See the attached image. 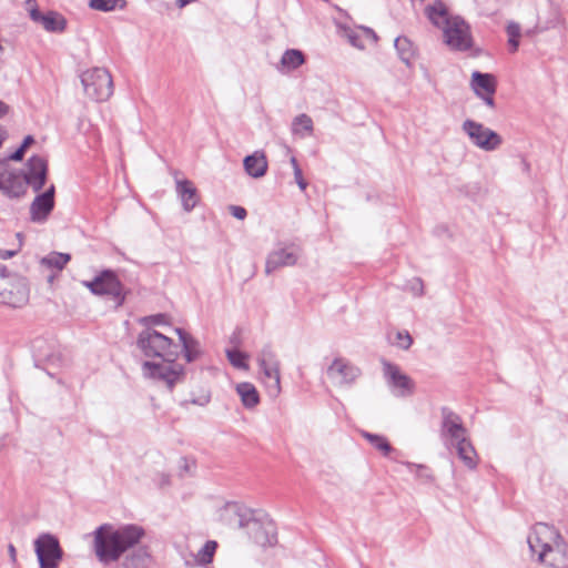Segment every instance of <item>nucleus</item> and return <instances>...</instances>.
Wrapping results in <instances>:
<instances>
[{
  "mask_svg": "<svg viewBox=\"0 0 568 568\" xmlns=\"http://www.w3.org/2000/svg\"><path fill=\"white\" fill-rule=\"evenodd\" d=\"M226 357L233 367L237 369L248 371V358L250 355L237 349V348H229L225 351Z\"/></svg>",
  "mask_w": 568,
  "mask_h": 568,
  "instance_id": "nucleus-34",
  "label": "nucleus"
},
{
  "mask_svg": "<svg viewBox=\"0 0 568 568\" xmlns=\"http://www.w3.org/2000/svg\"><path fill=\"white\" fill-rule=\"evenodd\" d=\"M326 376L336 388H351L362 376L361 368L351 359L335 356L326 366Z\"/></svg>",
  "mask_w": 568,
  "mask_h": 568,
  "instance_id": "nucleus-10",
  "label": "nucleus"
},
{
  "mask_svg": "<svg viewBox=\"0 0 568 568\" xmlns=\"http://www.w3.org/2000/svg\"><path fill=\"white\" fill-rule=\"evenodd\" d=\"M145 529L138 524L100 525L93 532V551L102 564L116 562L125 552L140 545Z\"/></svg>",
  "mask_w": 568,
  "mask_h": 568,
  "instance_id": "nucleus-1",
  "label": "nucleus"
},
{
  "mask_svg": "<svg viewBox=\"0 0 568 568\" xmlns=\"http://www.w3.org/2000/svg\"><path fill=\"white\" fill-rule=\"evenodd\" d=\"M54 278H55V274H51V275L49 276L48 281H49L50 283H52V282L54 281Z\"/></svg>",
  "mask_w": 568,
  "mask_h": 568,
  "instance_id": "nucleus-53",
  "label": "nucleus"
},
{
  "mask_svg": "<svg viewBox=\"0 0 568 568\" xmlns=\"http://www.w3.org/2000/svg\"><path fill=\"white\" fill-rule=\"evenodd\" d=\"M471 88L486 105L494 108V93L496 91V80L493 74L480 73L478 71L471 74Z\"/></svg>",
  "mask_w": 568,
  "mask_h": 568,
  "instance_id": "nucleus-20",
  "label": "nucleus"
},
{
  "mask_svg": "<svg viewBox=\"0 0 568 568\" xmlns=\"http://www.w3.org/2000/svg\"><path fill=\"white\" fill-rule=\"evenodd\" d=\"M439 434L444 446L447 449L454 448L467 468L475 469L477 467V453L470 442L469 433L458 414L447 408L442 410Z\"/></svg>",
  "mask_w": 568,
  "mask_h": 568,
  "instance_id": "nucleus-3",
  "label": "nucleus"
},
{
  "mask_svg": "<svg viewBox=\"0 0 568 568\" xmlns=\"http://www.w3.org/2000/svg\"><path fill=\"white\" fill-rule=\"evenodd\" d=\"M89 7L97 11L111 12L123 10L126 7L125 0H90Z\"/></svg>",
  "mask_w": 568,
  "mask_h": 568,
  "instance_id": "nucleus-35",
  "label": "nucleus"
},
{
  "mask_svg": "<svg viewBox=\"0 0 568 568\" xmlns=\"http://www.w3.org/2000/svg\"><path fill=\"white\" fill-rule=\"evenodd\" d=\"M425 12L429 21L443 30L444 42L452 50L465 51L471 48L473 38L468 23L458 16H449L443 2L427 6Z\"/></svg>",
  "mask_w": 568,
  "mask_h": 568,
  "instance_id": "nucleus-4",
  "label": "nucleus"
},
{
  "mask_svg": "<svg viewBox=\"0 0 568 568\" xmlns=\"http://www.w3.org/2000/svg\"><path fill=\"white\" fill-rule=\"evenodd\" d=\"M7 130L0 125V146L2 145L3 141L7 139Z\"/></svg>",
  "mask_w": 568,
  "mask_h": 568,
  "instance_id": "nucleus-50",
  "label": "nucleus"
},
{
  "mask_svg": "<svg viewBox=\"0 0 568 568\" xmlns=\"http://www.w3.org/2000/svg\"><path fill=\"white\" fill-rule=\"evenodd\" d=\"M32 143H33V138L31 135H28V136L24 138V140H23V142L21 144V148L26 150Z\"/></svg>",
  "mask_w": 568,
  "mask_h": 568,
  "instance_id": "nucleus-49",
  "label": "nucleus"
},
{
  "mask_svg": "<svg viewBox=\"0 0 568 568\" xmlns=\"http://www.w3.org/2000/svg\"><path fill=\"white\" fill-rule=\"evenodd\" d=\"M81 83L88 98L94 101H105L113 93V81L104 68H91L82 72Z\"/></svg>",
  "mask_w": 568,
  "mask_h": 568,
  "instance_id": "nucleus-9",
  "label": "nucleus"
},
{
  "mask_svg": "<svg viewBox=\"0 0 568 568\" xmlns=\"http://www.w3.org/2000/svg\"><path fill=\"white\" fill-rule=\"evenodd\" d=\"M506 32L508 37V45L511 52H516L519 47V39L521 37V28L517 22L510 21L507 23Z\"/></svg>",
  "mask_w": 568,
  "mask_h": 568,
  "instance_id": "nucleus-39",
  "label": "nucleus"
},
{
  "mask_svg": "<svg viewBox=\"0 0 568 568\" xmlns=\"http://www.w3.org/2000/svg\"><path fill=\"white\" fill-rule=\"evenodd\" d=\"M24 152L26 150L22 149L21 146L14 152L12 153L10 156H9V160H12V161H21L23 155H24Z\"/></svg>",
  "mask_w": 568,
  "mask_h": 568,
  "instance_id": "nucleus-46",
  "label": "nucleus"
},
{
  "mask_svg": "<svg viewBox=\"0 0 568 568\" xmlns=\"http://www.w3.org/2000/svg\"><path fill=\"white\" fill-rule=\"evenodd\" d=\"M175 192L185 212H191L200 201L194 183L187 179L175 178Z\"/></svg>",
  "mask_w": 568,
  "mask_h": 568,
  "instance_id": "nucleus-22",
  "label": "nucleus"
},
{
  "mask_svg": "<svg viewBox=\"0 0 568 568\" xmlns=\"http://www.w3.org/2000/svg\"><path fill=\"white\" fill-rule=\"evenodd\" d=\"M462 130L473 145L485 152L496 151L503 144V138L496 131L474 120H465Z\"/></svg>",
  "mask_w": 568,
  "mask_h": 568,
  "instance_id": "nucleus-11",
  "label": "nucleus"
},
{
  "mask_svg": "<svg viewBox=\"0 0 568 568\" xmlns=\"http://www.w3.org/2000/svg\"><path fill=\"white\" fill-rule=\"evenodd\" d=\"M230 213L237 220H244L247 214L244 207L237 205H231Z\"/></svg>",
  "mask_w": 568,
  "mask_h": 568,
  "instance_id": "nucleus-44",
  "label": "nucleus"
},
{
  "mask_svg": "<svg viewBox=\"0 0 568 568\" xmlns=\"http://www.w3.org/2000/svg\"><path fill=\"white\" fill-rule=\"evenodd\" d=\"M255 544L261 547L273 546L277 541L275 523L265 515L250 518V524L245 527Z\"/></svg>",
  "mask_w": 568,
  "mask_h": 568,
  "instance_id": "nucleus-18",
  "label": "nucleus"
},
{
  "mask_svg": "<svg viewBox=\"0 0 568 568\" xmlns=\"http://www.w3.org/2000/svg\"><path fill=\"white\" fill-rule=\"evenodd\" d=\"M385 383L395 397H409L415 392V383L398 365L386 359L382 361Z\"/></svg>",
  "mask_w": 568,
  "mask_h": 568,
  "instance_id": "nucleus-12",
  "label": "nucleus"
},
{
  "mask_svg": "<svg viewBox=\"0 0 568 568\" xmlns=\"http://www.w3.org/2000/svg\"><path fill=\"white\" fill-rule=\"evenodd\" d=\"M9 112V105L6 104L3 101H0V119L6 116Z\"/></svg>",
  "mask_w": 568,
  "mask_h": 568,
  "instance_id": "nucleus-47",
  "label": "nucleus"
},
{
  "mask_svg": "<svg viewBox=\"0 0 568 568\" xmlns=\"http://www.w3.org/2000/svg\"><path fill=\"white\" fill-rule=\"evenodd\" d=\"M81 283L94 295H110L119 305L124 301V287L118 275L111 270L102 271L93 280Z\"/></svg>",
  "mask_w": 568,
  "mask_h": 568,
  "instance_id": "nucleus-13",
  "label": "nucleus"
},
{
  "mask_svg": "<svg viewBox=\"0 0 568 568\" xmlns=\"http://www.w3.org/2000/svg\"><path fill=\"white\" fill-rule=\"evenodd\" d=\"M313 132V121L306 114L297 115L292 122V133L300 138L311 135Z\"/></svg>",
  "mask_w": 568,
  "mask_h": 568,
  "instance_id": "nucleus-33",
  "label": "nucleus"
},
{
  "mask_svg": "<svg viewBox=\"0 0 568 568\" xmlns=\"http://www.w3.org/2000/svg\"><path fill=\"white\" fill-rule=\"evenodd\" d=\"M536 560L548 568H568V546L561 534L547 524H536L527 538Z\"/></svg>",
  "mask_w": 568,
  "mask_h": 568,
  "instance_id": "nucleus-2",
  "label": "nucleus"
},
{
  "mask_svg": "<svg viewBox=\"0 0 568 568\" xmlns=\"http://www.w3.org/2000/svg\"><path fill=\"white\" fill-rule=\"evenodd\" d=\"M339 34L345 38L354 48L364 50L366 48V41L375 43L377 36L369 28L361 27L353 29L349 27H341Z\"/></svg>",
  "mask_w": 568,
  "mask_h": 568,
  "instance_id": "nucleus-23",
  "label": "nucleus"
},
{
  "mask_svg": "<svg viewBox=\"0 0 568 568\" xmlns=\"http://www.w3.org/2000/svg\"><path fill=\"white\" fill-rule=\"evenodd\" d=\"M136 345L146 357H179V345L165 334L153 327L142 329L138 336Z\"/></svg>",
  "mask_w": 568,
  "mask_h": 568,
  "instance_id": "nucleus-7",
  "label": "nucleus"
},
{
  "mask_svg": "<svg viewBox=\"0 0 568 568\" xmlns=\"http://www.w3.org/2000/svg\"><path fill=\"white\" fill-rule=\"evenodd\" d=\"M176 359L178 357H166L161 362L144 361L141 364V374L144 379L172 390L185 377V368Z\"/></svg>",
  "mask_w": 568,
  "mask_h": 568,
  "instance_id": "nucleus-5",
  "label": "nucleus"
},
{
  "mask_svg": "<svg viewBox=\"0 0 568 568\" xmlns=\"http://www.w3.org/2000/svg\"><path fill=\"white\" fill-rule=\"evenodd\" d=\"M409 473H412L417 479L425 484H432L435 480V476L432 469L424 464H416L410 462L402 463Z\"/></svg>",
  "mask_w": 568,
  "mask_h": 568,
  "instance_id": "nucleus-32",
  "label": "nucleus"
},
{
  "mask_svg": "<svg viewBox=\"0 0 568 568\" xmlns=\"http://www.w3.org/2000/svg\"><path fill=\"white\" fill-rule=\"evenodd\" d=\"M235 392L246 409L252 410L260 404V393L254 384L250 382L239 383L235 386Z\"/></svg>",
  "mask_w": 568,
  "mask_h": 568,
  "instance_id": "nucleus-28",
  "label": "nucleus"
},
{
  "mask_svg": "<svg viewBox=\"0 0 568 568\" xmlns=\"http://www.w3.org/2000/svg\"><path fill=\"white\" fill-rule=\"evenodd\" d=\"M9 555H10L11 560L16 561L17 552H16V548L13 545H9Z\"/></svg>",
  "mask_w": 568,
  "mask_h": 568,
  "instance_id": "nucleus-51",
  "label": "nucleus"
},
{
  "mask_svg": "<svg viewBox=\"0 0 568 568\" xmlns=\"http://www.w3.org/2000/svg\"><path fill=\"white\" fill-rule=\"evenodd\" d=\"M27 278L18 274H7L6 267H0V304L10 307H21L29 301Z\"/></svg>",
  "mask_w": 568,
  "mask_h": 568,
  "instance_id": "nucleus-8",
  "label": "nucleus"
},
{
  "mask_svg": "<svg viewBox=\"0 0 568 568\" xmlns=\"http://www.w3.org/2000/svg\"><path fill=\"white\" fill-rule=\"evenodd\" d=\"M26 181L21 172L0 161V193L8 199H19L26 193Z\"/></svg>",
  "mask_w": 568,
  "mask_h": 568,
  "instance_id": "nucleus-17",
  "label": "nucleus"
},
{
  "mask_svg": "<svg viewBox=\"0 0 568 568\" xmlns=\"http://www.w3.org/2000/svg\"><path fill=\"white\" fill-rule=\"evenodd\" d=\"M34 550L40 568H57L62 558L59 540L51 534L40 535L34 540Z\"/></svg>",
  "mask_w": 568,
  "mask_h": 568,
  "instance_id": "nucleus-15",
  "label": "nucleus"
},
{
  "mask_svg": "<svg viewBox=\"0 0 568 568\" xmlns=\"http://www.w3.org/2000/svg\"><path fill=\"white\" fill-rule=\"evenodd\" d=\"M305 62V58L302 51L297 49H287L282 54L280 67L277 68L280 72L286 73L296 70Z\"/></svg>",
  "mask_w": 568,
  "mask_h": 568,
  "instance_id": "nucleus-29",
  "label": "nucleus"
},
{
  "mask_svg": "<svg viewBox=\"0 0 568 568\" xmlns=\"http://www.w3.org/2000/svg\"><path fill=\"white\" fill-rule=\"evenodd\" d=\"M290 162L293 168V172L296 170V168H300L297 160L294 156L291 158Z\"/></svg>",
  "mask_w": 568,
  "mask_h": 568,
  "instance_id": "nucleus-52",
  "label": "nucleus"
},
{
  "mask_svg": "<svg viewBox=\"0 0 568 568\" xmlns=\"http://www.w3.org/2000/svg\"><path fill=\"white\" fill-rule=\"evenodd\" d=\"M47 171L48 165L43 158L39 155L30 158L26 165V172L22 175L26 186L30 185L34 191L41 190L47 179Z\"/></svg>",
  "mask_w": 568,
  "mask_h": 568,
  "instance_id": "nucleus-19",
  "label": "nucleus"
},
{
  "mask_svg": "<svg viewBox=\"0 0 568 568\" xmlns=\"http://www.w3.org/2000/svg\"><path fill=\"white\" fill-rule=\"evenodd\" d=\"M302 254L298 245L288 242L277 243L267 254L265 273L272 274L282 267H291L297 264Z\"/></svg>",
  "mask_w": 568,
  "mask_h": 568,
  "instance_id": "nucleus-14",
  "label": "nucleus"
},
{
  "mask_svg": "<svg viewBox=\"0 0 568 568\" xmlns=\"http://www.w3.org/2000/svg\"><path fill=\"white\" fill-rule=\"evenodd\" d=\"M211 402V393L207 389H201L197 393H192L190 398L181 402V407L189 408L190 405L205 407Z\"/></svg>",
  "mask_w": 568,
  "mask_h": 568,
  "instance_id": "nucleus-36",
  "label": "nucleus"
},
{
  "mask_svg": "<svg viewBox=\"0 0 568 568\" xmlns=\"http://www.w3.org/2000/svg\"><path fill=\"white\" fill-rule=\"evenodd\" d=\"M71 256L67 253L51 252L40 260V264L47 270L61 272L69 263Z\"/></svg>",
  "mask_w": 568,
  "mask_h": 568,
  "instance_id": "nucleus-30",
  "label": "nucleus"
},
{
  "mask_svg": "<svg viewBox=\"0 0 568 568\" xmlns=\"http://www.w3.org/2000/svg\"><path fill=\"white\" fill-rule=\"evenodd\" d=\"M362 436L377 450L383 453L384 455H388L393 448L387 442L386 437L377 434H372L368 432H363Z\"/></svg>",
  "mask_w": 568,
  "mask_h": 568,
  "instance_id": "nucleus-38",
  "label": "nucleus"
},
{
  "mask_svg": "<svg viewBox=\"0 0 568 568\" xmlns=\"http://www.w3.org/2000/svg\"><path fill=\"white\" fill-rule=\"evenodd\" d=\"M140 323L146 327H153L156 325H165L166 324V316L164 314H156V315H150L145 316L140 320Z\"/></svg>",
  "mask_w": 568,
  "mask_h": 568,
  "instance_id": "nucleus-41",
  "label": "nucleus"
},
{
  "mask_svg": "<svg viewBox=\"0 0 568 568\" xmlns=\"http://www.w3.org/2000/svg\"><path fill=\"white\" fill-rule=\"evenodd\" d=\"M395 47L398 50L400 54V59L405 61L406 63L409 61L410 53H409V47L410 43L406 38H396L395 39Z\"/></svg>",
  "mask_w": 568,
  "mask_h": 568,
  "instance_id": "nucleus-40",
  "label": "nucleus"
},
{
  "mask_svg": "<svg viewBox=\"0 0 568 568\" xmlns=\"http://www.w3.org/2000/svg\"><path fill=\"white\" fill-rule=\"evenodd\" d=\"M26 9L28 10L29 16L31 17V11H32L33 9H38V8H37V3H36V1H34V0H27V2H26Z\"/></svg>",
  "mask_w": 568,
  "mask_h": 568,
  "instance_id": "nucleus-48",
  "label": "nucleus"
},
{
  "mask_svg": "<svg viewBox=\"0 0 568 568\" xmlns=\"http://www.w3.org/2000/svg\"><path fill=\"white\" fill-rule=\"evenodd\" d=\"M294 176H295V181H296L298 187L301 189V191H305L307 187V183L303 178L301 168H296V170L294 171Z\"/></svg>",
  "mask_w": 568,
  "mask_h": 568,
  "instance_id": "nucleus-45",
  "label": "nucleus"
},
{
  "mask_svg": "<svg viewBox=\"0 0 568 568\" xmlns=\"http://www.w3.org/2000/svg\"><path fill=\"white\" fill-rule=\"evenodd\" d=\"M260 368V381L270 396L276 398L282 393L281 361L277 353L270 346H263L256 354Z\"/></svg>",
  "mask_w": 568,
  "mask_h": 568,
  "instance_id": "nucleus-6",
  "label": "nucleus"
},
{
  "mask_svg": "<svg viewBox=\"0 0 568 568\" xmlns=\"http://www.w3.org/2000/svg\"><path fill=\"white\" fill-rule=\"evenodd\" d=\"M31 19L50 32H61L65 28L64 18L55 12L41 13L38 9H33Z\"/></svg>",
  "mask_w": 568,
  "mask_h": 568,
  "instance_id": "nucleus-25",
  "label": "nucleus"
},
{
  "mask_svg": "<svg viewBox=\"0 0 568 568\" xmlns=\"http://www.w3.org/2000/svg\"><path fill=\"white\" fill-rule=\"evenodd\" d=\"M387 339L390 345L407 351L413 344V337L406 329H393L388 332Z\"/></svg>",
  "mask_w": 568,
  "mask_h": 568,
  "instance_id": "nucleus-31",
  "label": "nucleus"
},
{
  "mask_svg": "<svg viewBox=\"0 0 568 568\" xmlns=\"http://www.w3.org/2000/svg\"><path fill=\"white\" fill-rule=\"evenodd\" d=\"M17 237L21 241V234L18 233L17 234ZM19 246H21V243L19 244ZM19 248H16V250H2L0 248V260H9L13 256H16L19 252ZM0 267H4L3 265H0Z\"/></svg>",
  "mask_w": 568,
  "mask_h": 568,
  "instance_id": "nucleus-43",
  "label": "nucleus"
},
{
  "mask_svg": "<svg viewBox=\"0 0 568 568\" xmlns=\"http://www.w3.org/2000/svg\"><path fill=\"white\" fill-rule=\"evenodd\" d=\"M253 515L252 509L237 501H226L215 513L221 524L232 528H245Z\"/></svg>",
  "mask_w": 568,
  "mask_h": 568,
  "instance_id": "nucleus-16",
  "label": "nucleus"
},
{
  "mask_svg": "<svg viewBox=\"0 0 568 568\" xmlns=\"http://www.w3.org/2000/svg\"><path fill=\"white\" fill-rule=\"evenodd\" d=\"M217 548V542L214 540H207L203 547L195 555V562L197 565H207L212 562Z\"/></svg>",
  "mask_w": 568,
  "mask_h": 568,
  "instance_id": "nucleus-37",
  "label": "nucleus"
},
{
  "mask_svg": "<svg viewBox=\"0 0 568 568\" xmlns=\"http://www.w3.org/2000/svg\"><path fill=\"white\" fill-rule=\"evenodd\" d=\"M408 285L414 296H422L424 294V285L420 278H413Z\"/></svg>",
  "mask_w": 568,
  "mask_h": 568,
  "instance_id": "nucleus-42",
  "label": "nucleus"
},
{
  "mask_svg": "<svg viewBox=\"0 0 568 568\" xmlns=\"http://www.w3.org/2000/svg\"><path fill=\"white\" fill-rule=\"evenodd\" d=\"M174 332L179 336V348H182L184 358L187 363L196 361L201 355L200 343L193 338L190 334L184 332L182 328H174Z\"/></svg>",
  "mask_w": 568,
  "mask_h": 568,
  "instance_id": "nucleus-26",
  "label": "nucleus"
},
{
  "mask_svg": "<svg viewBox=\"0 0 568 568\" xmlns=\"http://www.w3.org/2000/svg\"><path fill=\"white\" fill-rule=\"evenodd\" d=\"M153 561L149 546L138 545L125 556L126 568H149Z\"/></svg>",
  "mask_w": 568,
  "mask_h": 568,
  "instance_id": "nucleus-27",
  "label": "nucleus"
},
{
  "mask_svg": "<svg viewBox=\"0 0 568 568\" xmlns=\"http://www.w3.org/2000/svg\"><path fill=\"white\" fill-rule=\"evenodd\" d=\"M243 166L247 175L253 179L263 178L268 168L266 155L263 151H255L243 160Z\"/></svg>",
  "mask_w": 568,
  "mask_h": 568,
  "instance_id": "nucleus-24",
  "label": "nucleus"
},
{
  "mask_svg": "<svg viewBox=\"0 0 568 568\" xmlns=\"http://www.w3.org/2000/svg\"><path fill=\"white\" fill-rule=\"evenodd\" d=\"M54 207V185L34 197L30 205V219L32 222L42 223Z\"/></svg>",
  "mask_w": 568,
  "mask_h": 568,
  "instance_id": "nucleus-21",
  "label": "nucleus"
}]
</instances>
